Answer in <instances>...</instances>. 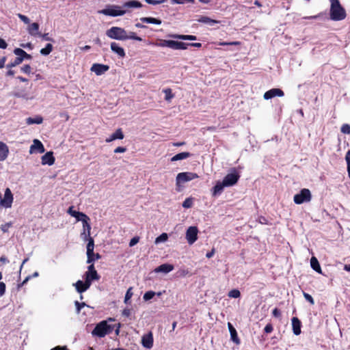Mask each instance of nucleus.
Masks as SVG:
<instances>
[{
    "label": "nucleus",
    "mask_w": 350,
    "mask_h": 350,
    "mask_svg": "<svg viewBox=\"0 0 350 350\" xmlns=\"http://www.w3.org/2000/svg\"><path fill=\"white\" fill-rule=\"evenodd\" d=\"M329 2L330 18L334 21L344 20L347 16V14L345 8L341 5L339 0H329Z\"/></svg>",
    "instance_id": "1"
},
{
    "label": "nucleus",
    "mask_w": 350,
    "mask_h": 350,
    "mask_svg": "<svg viewBox=\"0 0 350 350\" xmlns=\"http://www.w3.org/2000/svg\"><path fill=\"white\" fill-rule=\"evenodd\" d=\"M114 326L109 325L107 321H102L95 326L92 334L94 336H96L100 338L105 336L112 332Z\"/></svg>",
    "instance_id": "2"
},
{
    "label": "nucleus",
    "mask_w": 350,
    "mask_h": 350,
    "mask_svg": "<svg viewBox=\"0 0 350 350\" xmlns=\"http://www.w3.org/2000/svg\"><path fill=\"white\" fill-rule=\"evenodd\" d=\"M106 35L111 38L118 40H127L126 31L124 29L119 27H112L106 31Z\"/></svg>",
    "instance_id": "3"
},
{
    "label": "nucleus",
    "mask_w": 350,
    "mask_h": 350,
    "mask_svg": "<svg viewBox=\"0 0 350 350\" xmlns=\"http://www.w3.org/2000/svg\"><path fill=\"white\" fill-rule=\"evenodd\" d=\"M312 199L311 192L308 189H302L300 192L295 194L293 198L294 202L301 204L304 202H308Z\"/></svg>",
    "instance_id": "4"
},
{
    "label": "nucleus",
    "mask_w": 350,
    "mask_h": 350,
    "mask_svg": "<svg viewBox=\"0 0 350 350\" xmlns=\"http://www.w3.org/2000/svg\"><path fill=\"white\" fill-rule=\"evenodd\" d=\"M240 178V174L235 168L232 170V172L228 174L223 179L224 185L230 187L234 185Z\"/></svg>",
    "instance_id": "5"
},
{
    "label": "nucleus",
    "mask_w": 350,
    "mask_h": 350,
    "mask_svg": "<svg viewBox=\"0 0 350 350\" xmlns=\"http://www.w3.org/2000/svg\"><path fill=\"white\" fill-rule=\"evenodd\" d=\"M13 200L12 193L9 188L5 189L3 198H2V194L0 192V207L3 206L5 208H11Z\"/></svg>",
    "instance_id": "6"
},
{
    "label": "nucleus",
    "mask_w": 350,
    "mask_h": 350,
    "mask_svg": "<svg viewBox=\"0 0 350 350\" xmlns=\"http://www.w3.org/2000/svg\"><path fill=\"white\" fill-rule=\"evenodd\" d=\"M198 178V174L193 172H180L176 176V185L179 186L181 183H184Z\"/></svg>",
    "instance_id": "7"
},
{
    "label": "nucleus",
    "mask_w": 350,
    "mask_h": 350,
    "mask_svg": "<svg viewBox=\"0 0 350 350\" xmlns=\"http://www.w3.org/2000/svg\"><path fill=\"white\" fill-rule=\"evenodd\" d=\"M198 229L196 226H190L186 232V239L189 244L191 245L198 239Z\"/></svg>",
    "instance_id": "8"
},
{
    "label": "nucleus",
    "mask_w": 350,
    "mask_h": 350,
    "mask_svg": "<svg viewBox=\"0 0 350 350\" xmlns=\"http://www.w3.org/2000/svg\"><path fill=\"white\" fill-rule=\"evenodd\" d=\"M115 8H106L98 11V13L106 16H122L126 13L125 10H120V7L114 6Z\"/></svg>",
    "instance_id": "9"
},
{
    "label": "nucleus",
    "mask_w": 350,
    "mask_h": 350,
    "mask_svg": "<svg viewBox=\"0 0 350 350\" xmlns=\"http://www.w3.org/2000/svg\"><path fill=\"white\" fill-rule=\"evenodd\" d=\"M94 248V241L92 237H88V243L87 244V263L90 264L94 262L93 258Z\"/></svg>",
    "instance_id": "10"
},
{
    "label": "nucleus",
    "mask_w": 350,
    "mask_h": 350,
    "mask_svg": "<svg viewBox=\"0 0 350 350\" xmlns=\"http://www.w3.org/2000/svg\"><path fill=\"white\" fill-rule=\"evenodd\" d=\"M154 338L153 334L152 332H149L148 334H144L142 337V345L146 349H151L153 347Z\"/></svg>",
    "instance_id": "11"
},
{
    "label": "nucleus",
    "mask_w": 350,
    "mask_h": 350,
    "mask_svg": "<svg viewBox=\"0 0 350 350\" xmlns=\"http://www.w3.org/2000/svg\"><path fill=\"white\" fill-rule=\"evenodd\" d=\"M284 95V93L282 90H280L279 88H273V89H271V90L267 91L264 94L263 97L265 100H269L275 96L281 97V96H283Z\"/></svg>",
    "instance_id": "12"
},
{
    "label": "nucleus",
    "mask_w": 350,
    "mask_h": 350,
    "mask_svg": "<svg viewBox=\"0 0 350 350\" xmlns=\"http://www.w3.org/2000/svg\"><path fill=\"white\" fill-rule=\"evenodd\" d=\"M109 69V66L100 64H94L91 68V70L94 72L96 75H101L107 72Z\"/></svg>",
    "instance_id": "13"
},
{
    "label": "nucleus",
    "mask_w": 350,
    "mask_h": 350,
    "mask_svg": "<svg viewBox=\"0 0 350 350\" xmlns=\"http://www.w3.org/2000/svg\"><path fill=\"white\" fill-rule=\"evenodd\" d=\"M41 160V163L42 165H53L55 161L53 152H47L45 154H44L42 157Z\"/></svg>",
    "instance_id": "14"
},
{
    "label": "nucleus",
    "mask_w": 350,
    "mask_h": 350,
    "mask_svg": "<svg viewBox=\"0 0 350 350\" xmlns=\"http://www.w3.org/2000/svg\"><path fill=\"white\" fill-rule=\"evenodd\" d=\"M75 285L76 287V290L79 293H82L86 291L91 286V284L89 283V280L88 281L85 280V282L78 280Z\"/></svg>",
    "instance_id": "15"
},
{
    "label": "nucleus",
    "mask_w": 350,
    "mask_h": 350,
    "mask_svg": "<svg viewBox=\"0 0 350 350\" xmlns=\"http://www.w3.org/2000/svg\"><path fill=\"white\" fill-rule=\"evenodd\" d=\"M293 334L298 336L301 334V323L297 317H293L291 319Z\"/></svg>",
    "instance_id": "16"
},
{
    "label": "nucleus",
    "mask_w": 350,
    "mask_h": 350,
    "mask_svg": "<svg viewBox=\"0 0 350 350\" xmlns=\"http://www.w3.org/2000/svg\"><path fill=\"white\" fill-rule=\"evenodd\" d=\"M38 150L40 153H43L45 151L44 147L42 142L38 139H34L33 144L30 146V152Z\"/></svg>",
    "instance_id": "17"
},
{
    "label": "nucleus",
    "mask_w": 350,
    "mask_h": 350,
    "mask_svg": "<svg viewBox=\"0 0 350 350\" xmlns=\"http://www.w3.org/2000/svg\"><path fill=\"white\" fill-rule=\"evenodd\" d=\"M228 327L230 334L231 340L237 345L240 344L241 340L237 335V332L235 328L230 323H228Z\"/></svg>",
    "instance_id": "18"
},
{
    "label": "nucleus",
    "mask_w": 350,
    "mask_h": 350,
    "mask_svg": "<svg viewBox=\"0 0 350 350\" xmlns=\"http://www.w3.org/2000/svg\"><path fill=\"white\" fill-rule=\"evenodd\" d=\"M174 267L173 265L165 263V264H162V265H159V267H157L154 269V271L156 273L162 272V273H167L172 271L174 269Z\"/></svg>",
    "instance_id": "19"
},
{
    "label": "nucleus",
    "mask_w": 350,
    "mask_h": 350,
    "mask_svg": "<svg viewBox=\"0 0 350 350\" xmlns=\"http://www.w3.org/2000/svg\"><path fill=\"white\" fill-rule=\"evenodd\" d=\"M9 154L8 146L3 142H0V161L6 159Z\"/></svg>",
    "instance_id": "20"
},
{
    "label": "nucleus",
    "mask_w": 350,
    "mask_h": 350,
    "mask_svg": "<svg viewBox=\"0 0 350 350\" xmlns=\"http://www.w3.org/2000/svg\"><path fill=\"white\" fill-rule=\"evenodd\" d=\"M124 137L123 132L121 129H118L113 133H112L109 138L106 139V142L109 143L116 139H122Z\"/></svg>",
    "instance_id": "21"
},
{
    "label": "nucleus",
    "mask_w": 350,
    "mask_h": 350,
    "mask_svg": "<svg viewBox=\"0 0 350 350\" xmlns=\"http://www.w3.org/2000/svg\"><path fill=\"white\" fill-rule=\"evenodd\" d=\"M224 183L223 182L217 181L215 184V185L212 189V196H216L217 195H219L223 191V189L226 185H224Z\"/></svg>",
    "instance_id": "22"
},
{
    "label": "nucleus",
    "mask_w": 350,
    "mask_h": 350,
    "mask_svg": "<svg viewBox=\"0 0 350 350\" xmlns=\"http://www.w3.org/2000/svg\"><path fill=\"white\" fill-rule=\"evenodd\" d=\"M39 24L38 23H33L28 27V32L33 36H41L39 32Z\"/></svg>",
    "instance_id": "23"
},
{
    "label": "nucleus",
    "mask_w": 350,
    "mask_h": 350,
    "mask_svg": "<svg viewBox=\"0 0 350 350\" xmlns=\"http://www.w3.org/2000/svg\"><path fill=\"white\" fill-rule=\"evenodd\" d=\"M111 49L112 51L117 53L120 57H124L126 55L124 49L116 42L111 43Z\"/></svg>",
    "instance_id": "24"
},
{
    "label": "nucleus",
    "mask_w": 350,
    "mask_h": 350,
    "mask_svg": "<svg viewBox=\"0 0 350 350\" xmlns=\"http://www.w3.org/2000/svg\"><path fill=\"white\" fill-rule=\"evenodd\" d=\"M197 21L199 23L208 24L209 25H213L215 24L219 23V21L212 19L206 16H200Z\"/></svg>",
    "instance_id": "25"
},
{
    "label": "nucleus",
    "mask_w": 350,
    "mask_h": 350,
    "mask_svg": "<svg viewBox=\"0 0 350 350\" xmlns=\"http://www.w3.org/2000/svg\"><path fill=\"white\" fill-rule=\"evenodd\" d=\"M169 37L183 40H196L197 38L193 35L170 34Z\"/></svg>",
    "instance_id": "26"
},
{
    "label": "nucleus",
    "mask_w": 350,
    "mask_h": 350,
    "mask_svg": "<svg viewBox=\"0 0 350 350\" xmlns=\"http://www.w3.org/2000/svg\"><path fill=\"white\" fill-rule=\"evenodd\" d=\"M85 280L86 281L89 280V283L90 284H92V281L98 280L100 279V275L98 274L97 271L85 272Z\"/></svg>",
    "instance_id": "27"
},
{
    "label": "nucleus",
    "mask_w": 350,
    "mask_h": 350,
    "mask_svg": "<svg viewBox=\"0 0 350 350\" xmlns=\"http://www.w3.org/2000/svg\"><path fill=\"white\" fill-rule=\"evenodd\" d=\"M14 53L17 56H21V58H23V61L26 59H31V55L26 53L24 50L20 49V48H16L14 50Z\"/></svg>",
    "instance_id": "28"
},
{
    "label": "nucleus",
    "mask_w": 350,
    "mask_h": 350,
    "mask_svg": "<svg viewBox=\"0 0 350 350\" xmlns=\"http://www.w3.org/2000/svg\"><path fill=\"white\" fill-rule=\"evenodd\" d=\"M311 267L319 273H322L320 264L316 257H312L310 259Z\"/></svg>",
    "instance_id": "29"
},
{
    "label": "nucleus",
    "mask_w": 350,
    "mask_h": 350,
    "mask_svg": "<svg viewBox=\"0 0 350 350\" xmlns=\"http://www.w3.org/2000/svg\"><path fill=\"white\" fill-rule=\"evenodd\" d=\"M191 156V153L189 152H183L176 154L171 158V161H176L189 158Z\"/></svg>",
    "instance_id": "30"
},
{
    "label": "nucleus",
    "mask_w": 350,
    "mask_h": 350,
    "mask_svg": "<svg viewBox=\"0 0 350 350\" xmlns=\"http://www.w3.org/2000/svg\"><path fill=\"white\" fill-rule=\"evenodd\" d=\"M140 21L143 23H152L155 25H161L162 23L161 20L153 17H142L140 18Z\"/></svg>",
    "instance_id": "31"
},
{
    "label": "nucleus",
    "mask_w": 350,
    "mask_h": 350,
    "mask_svg": "<svg viewBox=\"0 0 350 350\" xmlns=\"http://www.w3.org/2000/svg\"><path fill=\"white\" fill-rule=\"evenodd\" d=\"M123 7L139 8L142 7V4L138 1L133 0V1H129L125 2L123 5Z\"/></svg>",
    "instance_id": "32"
},
{
    "label": "nucleus",
    "mask_w": 350,
    "mask_h": 350,
    "mask_svg": "<svg viewBox=\"0 0 350 350\" xmlns=\"http://www.w3.org/2000/svg\"><path fill=\"white\" fill-rule=\"evenodd\" d=\"M43 121V118L41 116H36V118H28L26 120V122L27 124H41Z\"/></svg>",
    "instance_id": "33"
},
{
    "label": "nucleus",
    "mask_w": 350,
    "mask_h": 350,
    "mask_svg": "<svg viewBox=\"0 0 350 350\" xmlns=\"http://www.w3.org/2000/svg\"><path fill=\"white\" fill-rule=\"evenodd\" d=\"M23 62V58L21 56H17L14 60L6 65L7 68H12L15 67L19 64H21Z\"/></svg>",
    "instance_id": "34"
},
{
    "label": "nucleus",
    "mask_w": 350,
    "mask_h": 350,
    "mask_svg": "<svg viewBox=\"0 0 350 350\" xmlns=\"http://www.w3.org/2000/svg\"><path fill=\"white\" fill-rule=\"evenodd\" d=\"M53 49V45L49 43L44 48L42 49L40 52L42 55H48L52 52Z\"/></svg>",
    "instance_id": "35"
},
{
    "label": "nucleus",
    "mask_w": 350,
    "mask_h": 350,
    "mask_svg": "<svg viewBox=\"0 0 350 350\" xmlns=\"http://www.w3.org/2000/svg\"><path fill=\"white\" fill-rule=\"evenodd\" d=\"M168 239V235L167 233L165 232H163L162 233L161 235H159V237H157L155 239V243L157 244V243H161V242H165Z\"/></svg>",
    "instance_id": "36"
},
{
    "label": "nucleus",
    "mask_w": 350,
    "mask_h": 350,
    "mask_svg": "<svg viewBox=\"0 0 350 350\" xmlns=\"http://www.w3.org/2000/svg\"><path fill=\"white\" fill-rule=\"evenodd\" d=\"M89 220H90V218L88 217V219L85 218L82 221L83 228H85V230H87V231H88V237L90 236V230H91V226H90V224L88 222Z\"/></svg>",
    "instance_id": "37"
},
{
    "label": "nucleus",
    "mask_w": 350,
    "mask_h": 350,
    "mask_svg": "<svg viewBox=\"0 0 350 350\" xmlns=\"http://www.w3.org/2000/svg\"><path fill=\"white\" fill-rule=\"evenodd\" d=\"M89 220H90V218L88 217V219L85 218L82 221L83 228H85V230H87V231H88V237L90 236V230H91V226H90V224L88 222Z\"/></svg>",
    "instance_id": "38"
},
{
    "label": "nucleus",
    "mask_w": 350,
    "mask_h": 350,
    "mask_svg": "<svg viewBox=\"0 0 350 350\" xmlns=\"http://www.w3.org/2000/svg\"><path fill=\"white\" fill-rule=\"evenodd\" d=\"M89 220H90V218L88 217V219L85 218L82 221L83 228H85V230H87V231H88V237L90 236V230H91V226H90V224L88 222Z\"/></svg>",
    "instance_id": "39"
},
{
    "label": "nucleus",
    "mask_w": 350,
    "mask_h": 350,
    "mask_svg": "<svg viewBox=\"0 0 350 350\" xmlns=\"http://www.w3.org/2000/svg\"><path fill=\"white\" fill-rule=\"evenodd\" d=\"M229 297L239 298L241 296V293L238 289H232L228 292Z\"/></svg>",
    "instance_id": "40"
},
{
    "label": "nucleus",
    "mask_w": 350,
    "mask_h": 350,
    "mask_svg": "<svg viewBox=\"0 0 350 350\" xmlns=\"http://www.w3.org/2000/svg\"><path fill=\"white\" fill-rule=\"evenodd\" d=\"M127 40H135L137 41H142V38L137 36L135 32L130 31L129 33H126Z\"/></svg>",
    "instance_id": "41"
},
{
    "label": "nucleus",
    "mask_w": 350,
    "mask_h": 350,
    "mask_svg": "<svg viewBox=\"0 0 350 350\" xmlns=\"http://www.w3.org/2000/svg\"><path fill=\"white\" fill-rule=\"evenodd\" d=\"M193 205V198H187L183 202V206L185 208H191Z\"/></svg>",
    "instance_id": "42"
},
{
    "label": "nucleus",
    "mask_w": 350,
    "mask_h": 350,
    "mask_svg": "<svg viewBox=\"0 0 350 350\" xmlns=\"http://www.w3.org/2000/svg\"><path fill=\"white\" fill-rule=\"evenodd\" d=\"M345 160H346L347 165V169L348 175L350 178V150H349L346 153Z\"/></svg>",
    "instance_id": "43"
},
{
    "label": "nucleus",
    "mask_w": 350,
    "mask_h": 350,
    "mask_svg": "<svg viewBox=\"0 0 350 350\" xmlns=\"http://www.w3.org/2000/svg\"><path fill=\"white\" fill-rule=\"evenodd\" d=\"M154 295H155V293L154 291H149L144 293V295L143 296V299L145 301H148V300L152 299Z\"/></svg>",
    "instance_id": "44"
},
{
    "label": "nucleus",
    "mask_w": 350,
    "mask_h": 350,
    "mask_svg": "<svg viewBox=\"0 0 350 350\" xmlns=\"http://www.w3.org/2000/svg\"><path fill=\"white\" fill-rule=\"evenodd\" d=\"M241 42L239 41H234V42H219L218 43V45L219 46H228V45H234V46H239L241 45Z\"/></svg>",
    "instance_id": "45"
},
{
    "label": "nucleus",
    "mask_w": 350,
    "mask_h": 350,
    "mask_svg": "<svg viewBox=\"0 0 350 350\" xmlns=\"http://www.w3.org/2000/svg\"><path fill=\"white\" fill-rule=\"evenodd\" d=\"M163 92H164V93L165 94V99L166 100H170V99H172L174 97V95L172 93V90L171 89H170V88L165 89V90H164Z\"/></svg>",
    "instance_id": "46"
},
{
    "label": "nucleus",
    "mask_w": 350,
    "mask_h": 350,
    "mask_svg": "<svg viewBox=\"0 0 350 350\" xmlns=\"http://www.w3.org/2000/svg\"><path fill=\"white\" fill-rule=\"evenodd\" d=\"M340 131L344 134H350V125L348 124H342Z\"/></svg>",
    "instance_id": "47"
},
{
    "label": "nucleus",
    "mask_w": 350,
    "mask_h": 350,
    "mask_svg": "<svg viewBox=\"0 0 350 350\" xmlns=\"http://www.w3.org/2000/svg\"><path fill=\"white\" fill-rule=\"evenodd\" d=\"M167 1V0H145V2L150 5H158L161 4Z\"/></svg>",
    "instance_id": "48"
},
{
    "label": "nucleus",
    "mask_w": 350,
    "mask_h": 350,
    "mask_svg": "<svg viewBox=\"0 0 350 350\" xmlns=\"http://www.w3.org/2000/svg\"><path fill=\"white\" fill-rule=\"evenodd\" d=\"M178 41L170 40L168 41V47L172 49L178 50Z\"/></svg>",
    "instance_id": "49"
},
{
    "label": "nucleus",
    "mask_w": 350,
    "mask_h": 350,
    "mask_svg": "<svg viewBox=\"0 0 350 350\" xmlns=\"http://www.w3.org/2000/svg\"><path fill=\"white\" fill-rule=\"evenodd\" d=\"M133 296V292H132V287H130L125 295L124 297V303L127 304L128 301Z\"/></svg>",
    "instance_id": "50"
},
{
    "label": "nucleus",
    "mask_w": 350,
    "mask_h": 350,
    "mask_svg": "<svg viewBox=\"0 0 350 350\" xmlns=\"http://www.w3.org/2000/svg\"><path fill=\"white\" fill-rule=\"evenodd\" d=\"M303 295H304V298L306 299V300H307L311 305L314 304V299L310 294L304 292Z\"/></svg>",
    "instance_id": "51"
},
{
    "label": "nucleus",
    "mask_w": 350,
    "mask_h": 350,
    "mask_svg": "<svg viewBox=\"0 0 350 350\" xmlns=\"http://www.w3.org/2000/svg\"><path fill=\"white\" fill-rule=\"evenodd\" d=\"M22 72L25 74H30L31 72V68L29 64H25L21 68Z\"/></svg>",
    "instance_id": "52"
},
{
    "label": "nucleus",
    "mask_w": 350,
    "mask_h": 350,
    "mask_svg": "<svg viewBox=\"0 0 350 350\" xmlns=\"http://www.w3.org/2000/svg\"><path fill=\"white\" fill-rule=\"evenodd\" d=\"M77 221H83L85 218L88 219V216L81 212H78V215L75 217Z\"/></svg>",
    "instance_id": "53"
},
{
    "label": "nucleus",
    "mask_w": 350,
    "mask_h": 350,
    "mask_svg": "<svg viewBox=\"0 0 350 350\" xmlns=\"http://www.w3.org/2000/svg\"><path fill=\"white\" fill-rule=\"evenodd\" d=\"M169 40H161L156 45L160 47H168Z\"/></svg>",
    "instance_id": "54"
},
{
    "label": "nucleus",
    "mask_w": 350,
    "mask_h": 350,
    "mask_svg": "<svg viewBox=\"0 0 350 350\" xmlns=\"http://www.w3.org/2000/svg\"><path fill=\"white\" fill-rule=\"evenodd\" d=\"M172 3L177 4H184L185 3H194L195 0H172Z\"/></svg>",
    "instance_id": "55"
},
{
    "label": "nucleus",
    "mask_w": 350,
    "mask_h": 350,
    "mask_svg": "<svg viewBox=\"0 0 350 350\" xmlns=\"http://www.w3.org/2000/svg\"><path fill=\"white\" fill-rule=\"evenodd\" d=\"M189 46V43L178 42V50H186Z\"/></svg>",
    "instance_id": "56"
},
{
    "label": "nucleus",
    "mask_w": 350,
    "mask_h": 350,
    "mask_svg": "<svg viewBox=\"0 0 350 350\" xmlns=\"http://www.w3.org/2000/svg\"><path fill=\"white\" fill-rule=\"evenodd\" d=\"M273 325L271 323H268L266 325V326L264 328V332L266 334H270L273 332Z\"/></svg>",
    "instance_id": "57"
},
{
    "label": "nucleus",
    "mask_w": 350,
    "mask_h": 350,
    "mask_svg": "<svg viewBox=\"0 0 350 350\" xmlns=\"http://www.w3.org/2000/svg\"><path fill=\"white\" fill-rule=\"evenodd\" d=\"M272 315L275 318H280L282 316V313L278 308H275L272 311Z\"/></svg>",
    "instance_id": "58"
},
{
    "label": "nucleus",
    "mask_w": 350,
    "mask_h": 350,
    "mask_svg": "<svg viewBox=\"0 0 350 350\" xmlns=\"http://www.w3.org/2000/svg\"><path fill=\"white\" fill-rule=\"evenodd\" d=\"M6 286L3 282H0V297H2L5 293Z\"/></svg>",
    "instance_id": "59"
},
{
    "label": "nucleus",
    "mask_w": 350,
    "mask_h": 350,
    "mask_svg": "<svg viewBox=\"0 0 350 350\" xmlns=\"http://www.w3.org/2000/svg\"><path fill=\"white\" fill-rule=\"evenodd\" d=\"M139 241V237H134L133 238H132L129 242V246L130 247H133L135 245H136Z\"/></svg>",
    "instance_id": "60"
},
{
    "label": "nucleus",
    "mask_w": 350,
    "mask_h": 350,
    "mask_svg": "<svg viewBox=\"0 0 350 350\" xmlns=\"http://www.w3.org/2000/svg\"><path fill=\"white\" fill-rule=\"evenodd\" d=\"M18 18L23 21L25 24L29 23V19L27 16L22 14H18Z\"/></svg>",
    "instance_id": "61"
},
{
    "label": "nucleus",
    "mask_w": 350,
    "mask_h": 350,
    "mask_svg": "<svg viewBox=\"0 0 350 350\" xmlns=\"http://www.w3.org/2000/svg\"><path fill=\"white\" fill-rule=\"evenodd\" d=\"M75 306L77 308V312H79L85 306V304L84 302L79 303L78 301H76Z\"/></svg>",
    "instance_id": "62"
},
{
    "label": "nucleus",
    "mask_w": 350,
    "mask_h": 350,
    "mask_svg": "<svg viewBox=\"0 0 350 350\" xmlns=\"http://www.w3.org/2000/svg\"><path fill=\"white\" fill-rule=\"evenodd\" d=\"M38 37H41L44 40H46V41H51V42H53V39L51 37L49 36V33H44V34H42L41 33V36H38Z\"/></svg>",
    "instance_id": "63"
},
{
    "label": "nucleus",
    "mask_w": 350,
    "mask_h": 350,
    "mask_svg": "<svg viewBox=\"0 0 350 350\" xmlns=\"http://www.w3.org/2000/svg\"><path fill=\"white\" fill-rule=\"evenodd\" d=\"M73 208H74V207H73L72 206H70V207H69V208H68V211H67V212H68V214H70L72 217H75L76 216V215H78V212H79V211H77L74 210V209H73Z\"/></svg>",
    "instance_id": "64"
}]
</instances>
